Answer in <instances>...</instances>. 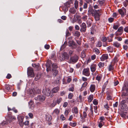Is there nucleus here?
I'll use <instances>...</instances> for the list:
<instances>
[{"mask_svg": "<svg viewBox=\"0 0 128 128\" xmlns=\"http://www.w3.org/2000/svg\"><path fill=\"white\" fill-rule=\"evenodd\" d=\"M120 45V44L117 42H115L113 43L114 46L117 48L119 47Z\"/></svg>", "mask_w": 128, "mask_h": 128, "instance_id": "29", "label": "nucleus"}, {"mask_svg": "<svg viewBox=\"0 0 128 128\" xmlns=\"http://www.w3.org/2000/svg\"><path fill=\"white\" fill-rule=\"evenodd\" d=\"M123 30V27L122 26H120L118 28L117 32H120V33L119 34V35H120L122 33Z\"/></svg>", "mask_w": 128, "mask_h": 128, "instance_id": "23", "label": "nucleus"}, {"mask_svg": "<svg viewBox=\"0 0 128 128\" xmlns=\"http://www.w3.org/2000/svg\"><path fill=\"white\" fill-rule=\"evenodd\" d=\"M33 66L34 67L36 70H38L40 69L39 64H38L37 65H36L35 64H34L33 65Z\"/></svg>", "mask_w": 128, "mask_h": 128, "instance_id": "34", "label": "nucleus"}, {"mask_svg": "<svg viewBox=\"0 0 128 128\" xmlns=\"http://www.w3.org/2000/svg\"><path fill=\"white\" fill-rule=\"evenodd\" d=\"M94 50L96 54H98L100 53L99 50L96 48H95L94 49Z\"/></svg>", "mask_w": 128, "mask_h": 128, "instance_id": "43", "label": "nucleus"}, {"mask_svg": "<svg viewBox=\"0 0 128 128\" xmlns=\"http://www.w3.org/2000/svg\"><path fill=\"white\" fill-rule=\"evenodd\" d=\"M52 119V117L51 115L48 114L46 116V120L48 122H50Z\"/></svg>", "mask_w": 128, "mask_h": 128, "instance_id": "22", "label": "nucleus"}, {"mask_svg": "<svg viewBox=\"0 0 128 128\" xmlns=\"http://www.w3.org/2000/svg\"><path fill=\"white\" fill-rule=\"evenodd\" d=\"M59 88L58 86L54 88L52 90V92L53 93H56L59 90Z\"/></svg>", "mask_w": 128, "mask_h": 128, "instance_id": "20", "label": "nucleus"}, {"mask_svg": "<svg viewBox=\"0 0 128 128\" xmlns=\"http://www.w3.org/2000/svg\"><path fill=\"white\" fill-rule=\"evenodd\" d=\"M106 86L104 85L102 87V92L100 94L102 96V95L103 94V93L104 91L105 88Z\"/></svg>", "mask_w": 128, "mask_h": 128, "instance_id": "48", "label": "nucleus"}, {"mask_svg": "<svg viewBox=\"0 0 128 128\" xmlns=\"http://www.w3.org/2000/svg\"><path fill=\"white\" fill-rule=\"evenodd\" d=\"M104 124V122L102 121H100L98 124V126L100 128H101L102 126Z\"/></svg>", "mask_w": 128, "mask_h": 128, "instance_id": "37", "label": "nucleus"}, {"mask_svg": "<svg viewBox=\"0 0 128 128\" xmlns=\"http://www.w3.org/2000/svg\"><path fill=\"white\" fill-rule=\"evenodd\" d=\"M56 104V102H53V103H52L50 105V106L51 107H53L55 106Z\"/></svg>", "mask_w": 128, "mask_h": 128, "instance_id": "57", "label": "nucleus"}, {"mask_svg": "<svg viewBox=\"0 0 128 128\" xmlns=\"http://www.w3.org/2000/svg\"><path fill=\"white\" fill-rule=\"evenodd\" d=\"M70 2H67L65 4V5L69 7L70 6Z\"/></svg>", "mask_w": 128, "mask_h": 128, "instance_id": "53", "label": "nucleus"}, {"mask_svg": "<svg viewBox=\"0 0 128 128\" xmlns=\"http://www.w3.org/2000/svg\"><path fill=\"white\" fill-rule=\"evenodd\" d=\"M94 112L96 113H97V112H98V110H97V108H97V106H94Z\"/></svg>", "mask_w": 128, "mask_h": 128, "instance_id": "62", "label": "nucleus"}, {"mask_svg": "<svg viewBox=\"0 0 128 128\" xmlns=\"http://www.w3.org/2000/svg\"><path fill=\"white\" fill-rule=\"evenodd\" d=\"M126 102V101L124 100H122L121 102H120V105L122 106V105H124L125 104Z\"/></svg>", "mask_w": 128, "mask_h": 128, "instance_id": "51", "label": "nucleus"}, {"mask_svg": "<svg viewBox=\"0 0 128 128\" xmlns=\"http://www.w3.org/2000/svg\"><path fill=\"white\" fill-rule=\"evenodd\" d=\"M93 102V104L95 105L98 104V103L97 100L96 99L94 100Z\"/></svg>", "mask_w": 128, "mask_h": 128, "instance_id": "59", "label": "nucleus"}, {"mask_svg": "<svg viewBox=\"0 0 128 128\" xmlns=\"http://www.w3.org/2000/svg\"><path fill=\"white\" fill-rule=\"evenodd\" d=\"M71 80V78L69 77H68L67 80V82L68 83L70 82Z\"/></svg>", "mask_w": 128, "mask_h": 128, "instance_id": "64", "label": "nucleus"}, {"mask_svg": "<svg viewBox=\"0 0 128 128\" xmlns=\"http://www.w3.org/2000/svg\"><path fill=\"white\" fill-rule=\"evenodd\" d=\"M24 117L23 116H18V119L19 122V123L21 126H22L24 125L23 122Z\"/></svg>", "mask_w": 128, "mask_h": 128, "instance_id": "8", "label": "nucleus"}, {"mask_svg": "<svg viewBox=\"0 0 128 128\" xmlns=\"http://www.w3.org/2000/svg\"><path fill=\"white\" fill-rule=\"evenodd\" d=\"M101 78V76L100 75H98L96 77V80H98V81H99L100 80Z\"/></svg>", "mask_w": 128, "mask_h": 128, "instance_id": "56", "label": "nucleus"}, {"mask_svg": "<svg viewBox=\"0 0 128 128\" xmlns=\"http://www.w3.org/2000/svg\"><path fill=\"white\" fill-rule=\"evenodd\" d=\"M101 12V10L99 9L97 10H95V11H94V12H92V14L93 15H94V18L96 21H98L99 20L100 16V13Z\"/></svg>", "mask_w": 128, "mask_h": 128, "instance_id": "1", "label": "nucleus"}, {"mask_svg": "<svg viewBox=\"0 0 128 128\" xmlns=\"http://www.w3.org/2000/svg\"><path fill=\"white\" fill-rule=\"evenodd\" d=\"M62 56H63L64 58L68 59L69 58V56L66 52H64Z\"/></svg>", "mask_w": 128, "mask_h": 128, "instance_id": "24", "label": "nucleus"}, {"mask_svg": "<svg viewBox=\"0 0 128 128\" xmlns=\"http://www.w3.org/2000/svg\"><path fill=\"white\" fill-rule=\"evenodd\" d=\"M52 75L53 76H56L58 73V71L56 70H54L52 69Z\"/></svg>", "mask_w": 128, "mask_h": 128, "instance_id": "25", "label": "nucleus"}, {"mask_svg": "<svg viewBox=\"0 0 128 128\" xmlns=\"http://www.w3.org/2000/svg\"><path fill=\"white\" fill-rule=\"evenodd\" d=\"M107 50L108 52H112L113 51V48L110 46L107 47Z\"/></svg>", "mask_w": 128, "mask_h": 128, "instance_id": "26", "label": "nucleus"}, {"mask_svg": "<svg viewBox=\"0 0 128 128\" xmlns=\"http://www.w3.org/2000/svg\"><path fill=\"white\" fill-rule=\"evenodd\" d=\"M42 93L47 96H50V97L52 96V94H51V91L49 88H44L42 90Z\"/></svg>", "mask_w": 128, "mask_h": 128, "instance_id": "2", "label": "nucleus"}, {"mask_svg": "<svg viewBox=\"0 0 128 128\" xmlns=\"http://www.w3.org/2000/svg\"><path fill=\"white\" fill-rule=\"evenodd\" d=\"M51 64H50V62H47L46 64V71L47 72H48L51 70V67L50 65Z\"/></svg>", "mask_w": 128, "mask_h": 128, "instance_id": "18", "label": "nucleus"}, {"mask_svg": "<svg viewBox=\"0 0 128 128\" xmlns=\"http://www.w3.org/2000/svg\"><path fill=\"white\" fill-rule=\"evenodd\" d=\"M66 36H70V34L68 30H67L66 32Z\"/></svg>", "mask_w": 128, "mask_h": 128, "instance_id": "55", "label": "nucleus"}, {"mask_svg": "<svg viewBox=\"0 0 128 128\" xmlns=\"http://www.w3.org/2000/svg\"><path fill=\"white\" fill-rule=\"evenodd\" d=\"M86 26L85 23H82L81 25L80 31L82 32H85L86 31Z\"/></svg>", "mask_w": 128, "mask_h": 128, "instance_id": "9", "label": "nucleus"}, {"mask_svg": "<svg viewBox=\"0 0 128 128\" xmlns=\"http://www.w3.org/2000/svg\"><path fill=\"white\" fill-rule=\"evenodd\" d=\"M119 25L118 24L114 25L113 26V28L115 30H116L119 27Z\"/></svg>", "mask_w": 128, "mask_h": 128, "instance_id": "50", "label": "nucleus"}, {"mask_svg": "<svg viewBox=\"0 0 128 128\" xmlns=\"http://www.w3.org/2000/svg\"><path fill=\"white\" fill-rule=\"evenodd\" d=\"M68 46H72L74 44V42L72 40V37H71L68 38Z\"/></svg>", "mask_w": 128, "mask_h": 128, "instance_id": "12", "label": "nucleus"}, {"mask_svg": "<svg viewBox=\"0 0 128 128\" xmlns=\"http://www.w3.org/2000/svg\"><path fill=\"white\" fill-rule=\"evenodd\" d=\"M45 96L43 95H38L34 98L35 100L39 101L41 102L44 101L45 100Z\"/></svg>", "mask_w": 128, "mask_h": 128, "instance_id": "4", "label": "nucleus"}, {"mask_svg": "<svg viewBox=\"0 0 128 128\" xmlns=\"http://www.w3.org/2000/svg\"><path fill=\"white\" fill-rule=\"evenodd\" d=\"M74 35L77 37H79L80 35V32L78 31H76Z\"/></svg>", "mask_w": 128, "mask_h": 128, "instance_id": "42", "label": "nucleus"}, {"mask_svg": "<svg viewBox=\"0 0 128 128\" xmlns=\"http://www.w3.org/2000/svg\"><path fill=\"white\" fill-rule=\"evenodd\" d=\"M98 66L100 68H101L104 66V64L103 63L100 62L98 64Z\"/></svg>", "mask_w": 128, "mask_h": 128, "instance_id": "39", "label": "nucleus"}, {"mask_svg": "<svg viewBox=\"0 0 128 128\" xmlns=\"http://www.w3.org/2000/svg\"><path fill=\"white\" fill-rule=\"evenodd\" d=\"M27 74L28 76L30 77H34V75L33 69L31 68H28L27 70Z\"/></svg>", "mask_w": 128, "mask_h": 128, "instance_id": "3", "label": "nucleus"}, {"mask_svg": "<svg viewBox=\"0 0 128 128\" xmlns=\"http://www.w3.org/2000/svg\"><path fill=\"white\" fill-rule=\"evenodd\" d=\"M88 102H90L93 99V95H90L88 97Z\"/></svg>", "mask_w": 128, "mask_h": 128, "instance_id": "27", "label": "nucleus"}, {"mask_svg": "<svg viewBox=\"0 0 128 128\" xmlns=\"http://www.w3.org/2000/svg\"><path fill=\"white\" fill-rule=\"evenodd\" d=\"M82 74L86 76H88L90 75V69L89 68H84L82 71Z\"/></svg>", "mask_w": 128, "mask_h": 128, "instance_id": "5", "label": "nucleus"}, {"mask_svg": "<svg viewBox=\"0 0 128 128\" xmlns=\"http://www.w3.org/2000/svg\"><path fill=\"white\" fill-rule=\"evenodd\" d=\"M97 65L96 64H93L90 66V68L92 72H94L96 69Z\"/></svg>", "mask_w": 128, "mask_h": 128, "instance_id": "14", "label": "nucleus"}, {"mask_svg": "<svg viewBox=\"0 0 128 128\" xmlns=\"http://www.w3.org/2000/svg\"><path fill=\"white\" fill-rule=\"evenodd\" d=\"M70 125L72 127L75 126L76 125V122H70Z\"/></svg>", "mask_w": 128, "mask_h": 128, "instance_id": "47", "label": "nucleus"}, {"mask_svg": "<svg viewBox=\"0 0 128 128\" xmlns=\"http://www.w3.org/2000/svg\"><path fill=\"white\" fill-rule=\"evenodd\" d=\"M68 7L65 6L62 8L63 10L65 12L68 11Z\"/></svg>", "mask_w": 128, "mask_h": 128, "instance_id": "46", "label": "nucleus"}, {"mask_svg": "<svg viewBox=\"0 0 128 128\" xmlns=\"http://www.w3.org/2000/svg\"><path fill=\"white\" fill-rule=\"evenodd\" d=\"M114 66L111 63V64H110L108 67V70L109 71H111L114 69Z\"/></svg>", "mask_w": 128, "mask_h": 128, "instance_id": "28", "label": "nucleus"}, {"mask_svg": "<svg viewBox=\"0 0 128 128\" xmlns=\"http://www.w3.org/2000/svg\"><path fill=\"white\" fill-rule=\"evenodd\" d=\"M107 38L103 36L102 37V40L103 42H105L107 40Z\"/></svg>", "mask_w": 128, "mask_h": 128, "instance_id": "60", "label": "nucleus"}, {"mask_svg": "<svg viewBox=\"0 0 128 128\" xmlns=\"http://www.w3.org/2000/svg\"><path fill=\"white\" fill-rule=\"evenodd\" d=\"M88 83L86 82H85L82 84L81 88L80 89V91H82L84 89V88L86 87Z\"/></svg>", "mask_w": 128, "mask_h": 128, "instance_id": "19", "label": "nucleus"}, {"mask_svg": "<svg viewBox=\"0 0 128 128\" xmlns=\"http://www.w3.org/2000/svg\"><path fill=\"white\" fill-rule=\"evenodd\" d=\"M34 95V92L32 90H30V95L31 97H33Z\"/></svg>", "mask_w": 128, "mask_h": 128, "instance_id": "58", "label": "nucleus"}, {"mask_svg": "<svg viewBox=\"0 0 128 128\" xmlns=\"http://www.w3.org/2000/svg\"><path fill=\"white\" fill-rule=\"evenodd\" d=\"M114 20V18H110L108 19V21L110 22H112Z\"/></svg>", "mask_w": 128, "mask_h": 128, "instance_id": "61", "label": "nucleus"}, {"mask_svg": "<svg viewBox=\"0 0 128 128\" xmlns=\"http://www.w3.org/2000/svg\"><path fill=\"white\" fill-rule=\"evenodd\" d=\"M28 104L29 109L31 110H33L34 108V105L33 102L32 100H30L28 102Z\"/></svg>", "mask_w": 128, "mask_h": 128, "instance_id": "10", "label": "nucleus"}, {"mask_svg": "<svg viewBox=\"0 0 128 128\" xmlns=\"http://www.w3.org/2000/svg\"><path fill=\"white\" fill-rule=\"evenodd\" d=\"M96 88V86L94 84H90V90L92 92H94Z\"/></svg>", "mask_w": 128, "mask_h": 128, "instance_id": "13", "label": "nucleus"}, {"mask_svg": "<svg viewBox=\"0 0 128 128\" xmlns=\"http://www.w3.org/2000/svg\"><path fill=\"white\" fill-rule=\"evenodd\" d=\"M78 60V57L76 55L70 58L71 62L75 63Z\"/></svg>", "mask_w": 128, "mask_h": 128, "instance_id": "7", "label": "nucleus"}, {"mask_svg": "<svg viewBox=\"0 0 128 128\" xmlns=\"http://www.w3.org/2000/svg\"><path fill=\"white\" fill-rule=\"evenodd\" d=\"M102 45V42H98L96 45V46L98 47H100Z\"/></svg>", "mask_w": 128, "mask_h": 128, "instance_id": "41", "label": "nucleus"}, {"mask_svg": "<svg viewBox=\"0 0 128 128\" xmlns=\"http://www.w3.org/2000/svg\"><path fill=\"white\" fill-rule=\"evenodd\" d=\"M70 112L69 110H66L64 112V114L66 116H67Z\"/></svg>", "mask_w": 128, "mask_h": 128, "instance_id": "54", "label": "nucleus"}, {"mask_svg": "<svg viewBox=\"0 0 128 128\" xmlns=\"http://www.w3.org/2000/svg\"><path fill=\"white\" fill-rule=\"evenodd\" d=\"M72 112L73 113L76 114H78V108L76 107H74L72 109Z\"/></svg>", "mask_w": 128, "mask_h": 128, "instance_id": "15", "label": "nucleus"}, {"mask_svg": "<svg viewBox=\"0 0 128 128\" xmlns=\"http://www.w3.org/2000/svg\"><path fill=\"white\" fill-rule=\"evenodd\" d=\"M78 2L76 0L74 2V4L75 8L76 9L78 6Z\"/></svg>", "mask_w": 128, "mask_h": 128, "instance_id": "35", "label": "nucleus"}, {"mask_svg": "<svg viewBox=\"0 0 128 128\" xmlns=\"http://www.w3.org/2000/svg\"><path fill=\"white\" fill-rule=\"evenodd\" d=\"M92 21V20L90 18H88L86 22V24L87 25V26L88 27L91 26Z\"/></svg>", "mask_w": 128, "mask_h": 128, "instance_id": "21", "label": "nucleus"}, {"mask_svg": "<svg viewBox=\"0 0 128 128\" xmlns=\"http://www.w3.org/2000/svg\"><path fill=\"white\" fill-rule=\"evenodd\" d=\"M71 87L70 88L68 89V90L70 91L73 92L74 90V84H71Z\"/></svg>", "mask_w": 128, "mask_h": 128, "instance_id": "30", "label": "nucleus"}, {"mask_svg": "<svg viewBox=\"0 0 128 128\" xmlns=\"http://www.w3.org/2000/svg\"><path fill=\"white\" fill-rule=\"evenodd\" d=\"M118 11L122 17H124L126 14V10L124 8L118 10Z\"/></svg>", "mask_w": 128, "mask_h": 128, "instance_id": "6", "label": "nucleus"}, {"mask_svg": "<svg viewBox=\"0 0 128 128\" xmlns=\"http://www.w3.org/2000/svg\"><path fill=\"white\" fill-rule=\"evenodd\" d=\"M124 105L122 106V108L124 110H127V106L126 104H125Z\"/></svg>", "mask_w": 128, "mask_h": 128, "instance_id": "31", "label": "nucleus"}, {"mask_svg": "<svg viewBox=\"0 0 128 128\" xmlns=\"http://www.w3.org/2000/svg\"><path fill=\"white\" fill-rule=\"evenodd\" d=\"M62 100V99L61 98H58L56 100V103L58 104H59L61 102Z\"/></svg>", "mask_w": 128, "mask_h": 128, "instance_id": "49", "label": "nucleus"}, {"mask_svg": "<svg viewBox=\"0 0 128 128\" xmlns=\"http://www.w3.org/2000/svg\"><path fill=\"white\" fill-rule=\"evenodd\" d=\"M8 119L9 122L10 123L15 119V118L14 116H12L11 115H9L8 116Z\"/></svg>", "mask_w": 128, "mask_h": 128, "instance_id": "16", "label": "nucleus"}, {"mask_svg": "<svg viewBox=\"0 0 128 128\" xmlns=\"http://www.w3.org/2000/svg\"><path fill=\"white\" fill-rule=\"evenodd\" d=\"M58 67V66L56 64H52V69H53V70H54V69L57 68Z\"/></svg>", "mask_w": 128, "mask_h": 128, "instance_id": "40", "label": "nucleus"}, {"mask_svg": "<svg viewBox=\"0 0 128 128\" xmlns=\"http://www.w3.org/2000/svg\"><path fill=\"white\" fill-rule=\"evenodd\" d=\"M99 4L101 6L102 5L104 2V0H98Z\"/></svg>", "mask_w": 128, "mask_h": 128, "instance_id": "44", "label": "nucleus"}, {"mask_svg": "<svg viewBox=\"0 0 128 128\" xmlns=\"http://www.w3.org/2000/svg\"><path fill=\"white\" fill-rule=\"evenodd\" d=\"M77 14L76 13V14L74 15V17L72 20H71V21L72 23H74L76 22V20L75 19V16H76V18H77Z\"/></svg>", "mask_w": 128, "mask_h": 128, "instance_id": "32", "label": "nucleus"}, {"mask_svg": "<svg viewBox=\"0 0 128 128\" xmlns=\"http://www.w3.org/2000/svg\"><path fill=\"white\" fill-rule=\"evenodd\" d=\"M28 115L30 118H33V114L32 113H30L28 114Z\"/></svg>", "mask_w": 128, "mask_h": 128, "instance_id": "63", "label": "nucleus"}, {"mask_svg": "<svg viewBox=\"0 0 128 128\" xmlns=\"http://www.w3.org/2000/svg\"><path fill=\"white\" fill-rule=\"evenodd\" d=\"M108 58V55L107 54H103L100 58L101 60L103 61Z\"/></svg>", "mask_w": 128, "mask_h": 128, "instance_id": "11", "label": "nucleus"}, {"mask_svg": "<svg viewBox=\"0 0 128 128\" xmlns=\"http://www.w3.org/2000/svg\"><path fill=\"white\" fill-rule=\"evenodd\" d=\"M10 86L8 84H6L5 85V88L8 90H9L10 89Z\"/></svg>", "mask_w": 128, "mask_h": 128, "instance_id": "36", "label": "nucleus"}, {"mask_svg": "<svg viewBox=\"0 0 128 128\" xmlns=\"http://www.w3.org/2000/svg\"><path fill=\"white\" fill-rule=\"evenodd\" d=\"M88 18L87 16L86 15H84L82 17V18L84 21L86 20Z\"/></svg>", "mask_w": 128, "mask_h": 128, "instance_id": "38", "label": "nucleus"}, {"mask_svg": "<svg viewBox=\"0 0 128 128\" xmlns=\"http://www.w3.org/2000/svg\"><path fill=\"white\" fill-rule=\"evenodd\" d=\"M74 7L70 8L69 10V11L70 13L74 14H75L76 11V9Z\"/></svg>", "mask_w": 128, "mask_h": 128, "instance_id": "17", "label": "nucleus"}, {"mask_svg": "<svg viewBox=\"0 0 128 128\" xmlns=\"http://www.w3.org/2000/svg\"><path fill=\"white\" fill-rule=\"evenodd\" d=\"M60 119L62 121H63L65 120V118L64 117V115L63 114H61L60 116Z\"/></svg>", "mask_w": 128, "mask_h": 128, "instance_id": "52", "label": "nucleus"}, {"mask_svg": "<svg viewBox=\"0 0 128 128\" xmlns=\"http://www.w3.org/2000/svg\"><path fill=\"white\" fill-rule=\"evenodd\" d=\"M59 112V110L58 109L56 108L53 111V113L58 115V114Z\"/></svg>", "mask_w": 128, "mask_h": 128, "instance_id": "33", "label": "nucleus"}, {"mask_svg": "<svg viewBox=\"0 0 128 128\" xmlns=\"http://www.w3.org/2000/svg\"><path fill=\"white\" fill-rule=\"evenodd\" d=\"M73 96V94L70 93L68 95V98L70 99H71L72 98Z\"/></svg>", "mask_w": 128, "mask_h": 128, "instance_id": "45", "label": "nucleus"}]
</instances>
